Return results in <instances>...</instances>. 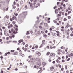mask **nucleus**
Here are the masks:
<instances>
[{
  "instance_id": "1",
  "label": "nucleus",
  "mask_w": 73,
  "mask_h": 73,
  "mask_svg": "<svg viewBox=\"0 0 73 73\" xmlns=\"http://www.w3.org/2000/svg\"><path fill=\"white\" fill-rule=\"evenodd\" d=\"M41 65V62H38L37 63V66L38 68L40 67Z\"/></svg>"
},
{
  "instance_id": "2",
  "label": "nucleus",
  "mask_w": 73,
  "mask_h": 73,
  "mask_svg": "<svg viewBox=\"0 0 73 73\" xmlns=\"http://www.w3.org/2000/svg\"><path fill=\"white\" fill-rule=\"evenodd\" d=\"M36 53L39 56H41V53H40V52H36Z\"/></svg>"
},
{
  "instance_id": "3",
  "label": "nucleus",
  "mask_w": 73,
  "mask_h": 73,
  "mask_svg": "<svg viewBox=\"0 0 73 73\" xmlns=\"http://www.w3.org/2000/svg\"><path fill=\"white\" fill-rule=\"evenodd\" d=\"M50 70H51V71L53 70V69H54V67H50Z\"/></svg>"
},
{
  "instance_id": "4",
  "label": "nucleus",
  "mask_w": 73,
  "mask_h": 73,
  "mask_svg": "<svg viewBox=\"0 0 73 73\" xmlns=\"http://www.w3.org/2000/svg\"><path fill=\"white\" fill-rule=\"evenodd\" d=\"M12 19H13V20H14V19H16L15 20H17V18L15 16H14L12 17Z\"/></svg>"
},
{
  "instance_id": "5",
  "label": "nucleus",
  "mask_w": 73,
  "mask_h": 73,
  "mask_svg": "<svg viewBox=\"0 0 73 73\" xmlns=\"http://www.w3.org/2000/svg\"><path fill=\"white\" fill-rule=\"evenodd\" d=\"M10 54V52H8L6 53L5 54V56H7V55H7V54Z\"/></svg>"
},
{
  "instance_id": "6",
  "label": "nucleus",
  "mask_w": 73,
  "mask_h": 73,
  "mask_svg": "<svg viewBox=\"0 0 73 73\" xmlns=\"http://www.w3.org/2000/svg\"><path fill=\"white\" fill-rule=\"evenodd\" d=\"M67 25H66V26L65 27L66 28H68L69 26H68V25H69V24L68 23H67Z\"/></svg>"
},
{
  "instance_id": "7",
  "label": "nucleus",
  "mask_w": 73,
  "mask_h": 73,
  "mask_svg": "<svg viewBox=\"0 0 73 73\" xmlns=\"http://www.w3.org/2000/svg\"><path fill=\"white\" fill-rule=\"evenodd\" d=\"M55 13H57L58 12V10L56 9L55 10Z\"/></svg>"
},
{
  "instance_id": "8",
  "label": "nucleus",
  "mask_w": 73,
  "mask_h": 73,
  "mask_svg": "<svg viewBox=\"0 0 73 73\" xmlns=\"http://www.w3.org/2000/svg\"><path fill=\"white\" fill-rule=\"evenodd\" d=\"M40 5V4L39 3H38V4H36L35 6V8H37V7H38V5Z\"/></svg>"
},
{
  "instance_id": "9",
  "label": "nucleus",
  "mask_w": 73,
  "mask_h": 73,
  "mask_svg": "<svg viewBox=\"0 0 73 73\" xmlns=\"http://www.w3.org/2000/svg\"><path fill=\"white\" fill-rule=\"evenodd\" d=\"M5 32H4V35L5 36H9V35L7 33H5Z\"/></svg>"
},
{
  "instance_id": "10",
  "label": "nucleus",
  "mask_w": 73,
  "mask_h": 73,
  "mask_svg": "<svg viewBox=\"0 0 73 73\" xmlns=\"http://www.w3.org/2000/svg\"><path fill=\"white\" fill-rule=\"evenodd\" d=\"M17 54V52H14L13 54V55H16Z\"/></svg>"
},
{
  "instance_id": "11",
  "label": "nucleus",
  "mask_w": 73,
  "mask_h": 73,
  "mask_svg": "<svg viewBox=\"0 0 73 73\" xmlns=\"http://www.w3.org/2000/svg\"><path fill=\"white\" fill-rule=\"evenodd\" d=\"M36 60L37 61H38V62H40V59L38 58H36Z\"/></svg>"
},
{
  "instance_id": "12",
  "label": "nucleus",
  "mask_w": 73,
  "mask_h": 73,
  "mask_svg": "<svg viewBox=\"0 0 73 73\" xmlns=\"http://www.w3.org/2000/svg\"><path fill=\"white\" fill-rule=\"evenodd\" d=\"M44 27H46L47 26V23H44Z\"/></svg>"
},
{
  "instance_id": "13",
  "label": "nucleus",
  "mask_w": 73,
  "mask_h": 73,
  "mask_svg": "<svg viewBox=\"0 0 73 73\" xmlns=\"http://www.w3.org/2000/svg\"><path fill=\"white\" fill-rule=\"evenodd\" d=\"M23 1H21V2H20V4H21L22 5L23 4Z\"/></svg>"
},
{
  "instance_id": "14",
  "label": "nucleus",
  "mask_w": 73,
  "mask_h": 73,
  "mask_svg": "<svg viewBox=\"0 0 73 73\" xmlns=\"http://www.w3.org/2000/svg\"><path fill=\"white\" fill-rule=\"evenodd\" d=\"M28 49V48H25V51H27V49Z\"/></svg>"
},
{
  "instance_id": "15",
  "label": "nucleus",
  "mask_w": 73,
  "mask_h": 73,
  "mask_svg": "<svg viewBox=\"0 0 73 73\" xmlns=\"http://www.w3.org/2000/svg\"><path fill=\"white\" fill-rule=\"evenodd\" d=\"M43 35H44V36H44L45 38H46V37L47 38L48 37V36H47L45 35V34H43Z\"/></svg>"
},
{
  "instance_id": "16",
  "label": "nucleus",
  "mask_w": 73,
  "mask_h": 73,
  "mask_svg": "<svg viewBox=\"0 0 73 73\" xmlns=\"http://www.w3.org/2000/svg\"><path fill=\"white\" fill-rule=\"evenodd\" d=\"M44 46V45H43V44H41L40 46V48H42Z\"/></svg>"
},
{
  "instance_id": "17",
  "label": "nucleus",
  "mask_w": 73,
  "mask_h": 73,
  "mask_svg": "<svg viewBox=\"0 0 73 73\" xmlns=\"http://www.w3.org/2000/svg\"><path fill=\"white\" fill-rule=\"evenodd\" d=\"M50 54V52H48L47 53H46V55L47 56H48L49 54Z\"/></svg>"
},
{
  "instance_id": "18",
  "label": "nucleus",
  "mask_w": 73,
  "mask_h": 73,
  "mask_svg": "<svg viewBox=\"0 0 73 73\" xmlns=\"http://www.w3.org/2000/svg\"><path fill=\"white\" fill-rule=\"evenodd\" d=\"M40 25H43V24H44V22H42V23H40Z\"/></svg>"
},
{
  "instance_id": "19",
  "label": "nucleus",
  "mask_w": 73,
  "mask_h": 73,
  "mask_svg": "<svg viewBox=\"0 0 73 73\" xmlns=\"http://www.w3.org/2000/svg\"><path fill=\"white\" fill-rule=\"evenodd\" d=\"M63 20L64 21H66L67 20V19L65 18H64Z\"/></svg>"
},
{
  "instance_id": "20",
  "label": "nucleus",
  "mask_w": 73,
  "mask_h": 73,
  "mask_svg": "<svg viewBox=\"0 0 73 73\" xmlns=\"http://www.w3.org/2000/svg\"><path fill=\"white\" fill-rule=\"evenodd\" d=\"M39 27L40 29H42V27H41V26H39Z\"/></svg>"
},
{
  "instance_id": "21",
  "label": "nucleus",
  "mask_w": 73,
  "mask_h": 73,
  "mask_svg": "<svg viewBox=\"0 0 73 73\" xmlns=\"http://www.w3.org/2000/svg\"><path fill=\"white\" fill-rule=\"evenodd\" d=\"M36 3L35 2H34L33 3V5L34 6H33V7H35V5H36Z\"/></svg>"
},
{
  "instance_id": "22",
  "label": "nucleus",
  "mask_w": 73,
  "mask_h": 73,
  "mask_svg": "<svg viewBox=\"0 0 73 73\" xmlns=\"http://www.w3.org/2000/svg\"><path fill=\"white\" fill-rule=\"evenodd\" d=\"M6 18H7V19H8L9 17V16H7V15L5 16Z\"/></svg>"
},
{
  "instance_id": "23",
  "label": "nucleus",
  "mask_w": 73,
  "mask_h": 73,
  "mask_svg": "<svg viewBox=\"0 0 73 73\" xmlns=\"http://www.w3.org/2000/svg\"><path fill=\"white\" fill-rule=\"evenodd\" d=\"M70 56H73V54L72 53H71L70 54Z\"/></svg>"
},
{
  "instance_id": "24",
  "label": "nucleus",
  "mask_w": 73,
  "mask_h": 73,
  "mask_svg": "<svg viewBox=\"0 0 73 73\" xmlns=\"http://www.w3.org/2000/svg\"><path fill=\"white\" fill-rule=\"evenodd\" d=\"M25 47H28V44H26L25 46Z\"/></svg>"
},
{
  "instance_id": "25",
  "label": "nucleus",
  "mask_w": 73,
  "mask_h": 73,
  "mask_svg": "<svg viewBox=\"0 0 73 73\" xmlns=\"http://www.w3.org/2000/svg\"><path fill=\"white\" fill-rule=\"evenodd\" d=\"M62 62H65V60H62Z\"/></svg>"
},
{
  "instance_id": "26",
  "label": "nucleus",
  "mask_w": 73,
  "mask_h": 73,
  "mask_svg": "<svg viewBox=\"0 0 73 73\" xmlns=\"http://www.w3.org/2000/svg\"><path fill=\"white\" fill-rule=\"evenodd\" d=\"M13 33H15V34H16V31H14L13 32Z\"/></svg>"
},
{
  "instance_id": "27",
  "label": "nucleus",
  "mask_w": 73,
  "mask_h": 73,
  "mask_svg": "<svg viewBox=\"0 0 73 73\" xmlns=\"http://www.w3.org/2000/svg\"><path fill=\"white\" fill-rule=\"evenodd\" d=\"M58 66L59 68H61V65L60 64L58 65Z\"/></svg>"
},
{
  "instance_id": "28",
  "label": "nucleus",
  "mask_w": 73,
  "mask_h": 73,
  "mask_svg": "<svg viewBox=\"0 0 73 73\" xmlns=\"http://www.w3.org/2000/svg\"><path fill=\"white\" fill-rule=\"evenodd\" d=\"M12 23H13V24H16V22L13 21Z\"/></svg>"
},
{
  "instance_id": "29",
  "label": "nucleus",
  "mask_w": 73,
  "mask_h": 73,
  "mask_svg": "<svg viewBox=\"0 0 73 73\" xmlns=\"http://www.w3.org/2000/svg\"><path fill=\"white\" fill-rule=\"evenodd\" d=\"M61 31H62V32H64V29H61Z\"/></svg>"
},
{
  "instance_id": "30",
  "label": "nucleus",
  "mask_w": 73,
  "mask_h": 73,
  "mask_svg": "<svg viewBox=\"0 0 73 73\" xmlns=\"http://www.w3.org/2000/svg\"><path fill=\"white\" fill-rule=\"evenodd\" d=\"M33 58H32L30 59V60L31 61H33Z\"/></svg>"
},
{
  "instance_id": "31",
  "label": "nucleus",
  "mask_w": 73,
  "mask_h": 73,
  "mask_svg": "<svg viewBox=\"0 0 73 73\" xmlns=\"http://www.w3.org/2000/svg\"><path fill=\"white\" fill-rule=\"evenodd\" d=\"M15 35H13L12 37H13V38H14L15 37Z\"/></svg>"
},
{
  "instance_id": "32",
  "label": "nucleus",
  "mask_w": 73,
  "mask_h": 73,
  "mask_svg": "<svg viewBox=\"0 0 73 73\" xmlns=\"http://www.w3.org/2000/svg\"><path fill=\"white\" fill-rule=\"evenodd\" d=\"M53 55H52V56L53 57H54V56H55V54L54 53H53Z\"/></svg>"
},
{
  "instance_id": "33",
  "label": "nucleus",
  "mask_w": 73,
  "mask_h": 73,
  "mask_svg": "<svg viewBox=\"0 0 73 73\" xmlns=\"http://www.w3.org/2000/svg\"><path fill=\"white\" fill-rule=\"evenodd\" d=\"M41 70H39L38 72V73H41V72H41Z\"/></svg>"
},
{
  "instance_id": "34",
  "label": "nucleus",
  "mask_w": 73,
  "mask_h": 73,
  "mask_svg": "<svg viewBox=\"0 0 73 73\" xmlns=\"http://www.w3.org/2000/svg\"><path fill=\"white\" fill-rule=\"evenodd\" d=\"M15 27H16V28H17L18 27V26L16 25H15Z\"/></svg>"
},
{
  "instance_id": "35",
  "label": "nucleus",
  "mask_w": 73,
  "mask_h": 73,
  "mask_svg": "<svg viewBox=\"0 0 73 73\" xmlns=\"http://www.w3.org/2000/svg\"><path fill=\"white\" fill-rule=\"evenodd\" d=\"M68 14H69V13H71V11H69L68 12Z\"/></svg>"
},
{
  "instance_id": "36",
  "label": "nucleus",
  "mask_w": 73,
  "mask_h": 73,
  "mask_svg": "<svg viewBox=\"0 0 73 73\" xmlns=\"http://www.w3.org/2000/svg\"><path fill=\"white\" fill-rule=\"evenodd\" d=\"M11 52H15V50H11Z\"/></svg>"
},
{
  "instance_id": "37",
  "label": "nucleus",
  "mask_w": 73,
  "mask_h": 73,
  "mask_svg": "<svg viewBox=\"0 0 73 73\" xmlns=\"http://www.w3.org/2000/svg\"><path fill=\"white\" fill-rule=\"evenodd\" d=\"M57 59L56 60V62H57V63H58V61H59Z\"/></svg>"
},
{
  "instance_id": "38",
  "label": "nucleus",
  "mask_w": 73,
  "mask_h": 73,
  "mask_svg": "<svg viewBox=\"0 0 73 73\" xmlns=\"http://www.w3.org/2000/svg\"><path fill=\"white\" fill-rule=\"evenodd\" d=\"M55 34H56V33H52V35L53 36H54V35H55Z\"/></svg>"
},
{
  "instance_id": "39",
  "label": "nucleus",
  "mask_w": 73,
  "mask_h": 73,
  "mask_svg": "<svg viewBox=\"0 0 73 73\" xmlns=\"http://www.w3.org/2000/svg\"><path fill=\"white\" fill-rule=\"evenodd\" d=\"M68 18L69 19H70V18H71V17H70V16H69L68 17Z\"/></svg>"
},
{
  "instance_id": "40",
  "label": "nucleus",
  "mask_w": 73,
  "mask_h": 73,
  "mask_svg": "<svg viewBox=\"0 0 73 73\" xmlns=\"http://www.w3.org/2000/svg\"><path fill=\"white\" fill-rule=\"evenodd\" d=\"M31 57H32V56L30 55L29 56V58H30Z\"/></svg>"
},
{
  "instance_id": "41",
  "label": "nucleus",
  "mask_w": 73,
  "mask_h": 73,
  "mask_svg": "<svg viewBox=\"0 0 73 73\" xmlns=\"http://www.w3.org/2000/svg\"><path fill=\"white\" fill-rule=\"evenodd\" d=\"M18 70V69L17 68H15V70H16V71H17Z\"/></svg>"
},
{
  "instance_id": "42",
  "label": "nucleus",
  "mask_w": 73,
  "mask_h": 73,
  "mask_svg": "<svg viewBox=\"0 0 73 73\" xmlns=\"http://www.w3.org/2000/svg\"><path fill=\"white\" fill-rule=\"evenodd\" d=\"M65 68H66V69H67V66L66 65L65 66Z\"/></svg>"
},
{
  "instance_id": "43",
  "label": "nucleus",
  "mask_w": 73,
  "mask_h": 73,
  "mask_svg": "<svg viewBox=\"0 0 73 73\" xmlns=\"http://www.w3.org/2000/svg\"><path fill=\"white\" fill-rule=\"evenodd\" d=\"M70 58H68V59L67 60V61H69L70 60Z\"/></svg>"
},
{
  "instance_id": "44",
  "label": "nucleus",
  "mask_w": 73,
  "mask_h": 73,
  "mask_svg": "<svg viewBox=\"0 0 73 73\" xmlns=\"http://www.w3.org/2000/svg\"><path fill=\"white\" fill-rule=\"evenodd\" d=\"M58 60H61V58L60 57H58Z\"/></svg>"
},
{
  "instance_id": "45",
  "label": "nucleus",
  "mask_w": 73,
  "mask_h": 73,
  "mask_svg": "<svg viewBox=\"0 0 73 73\" xmlns=\"http://www.w3.org/2000/svg\"><path fill=\"white\" fill-rule=\"evenodd\" d=\"M11 27H10V26H8V28L9 29H10V28H11Z\"/></svg>"
},
{
  "instance_id": "46",
  "label": "nucleus",
  "mask_w": 73,
  "mask_h": 73,
  "mask_svg": "<svg viewBox=\"0 0 73 73\" xmlns=\"http://www.w3.org/2000/svg\"><path fill=\"white\" fill-rule=\"evenodd\" d=\"M38 46L37 45H36V46H35V47L36 48H38Z\"/></svg>"
},
{
  "instance_id": "47",
  "label": "nucleus",
  "mask_w": 73,
  "mask_h": 73,
  "mask_svg": "<svg viewBox=\"0 0 73 73\" xmlns=\"http://www.w3.org/2000/svg\"><path fill=\"white\" fill-rule=\"evenodd\" d=\"M56 35L57 36H60V34H59V33L57 34Z\"/></svg>"
},
{
  "instance_id": "48",
  "label": "nucleus",
  "mask_w": 73,
  "mask_h": 73,
  "mask_svg": "<svg viewBox=\"0 0 73 73\" xmlns=\"http://www.w3.org/2000/svg\"><path fill=\"white\" fill-rule=\"evenodd\" d=\"M55 63H56V62H55V61H53L52 62V63L53 64H55Z\"/></svg>"
},
{
  "instance_id": "49",
  "label": "nucleus",
  "mask_w": 73,
  "mask_h": 73,
  "mask_svg": "<svg viewBox=\"0 0 73 73\" xmlns=\"http://www.w3.org/2000/svg\"><path fill=\"white\" fill-rule=\"evenodd\" d=\"M56 32V33H60V32L58 31H55Z\"/></svg>"
},
{
  "instance_id": "50",
  "label": "nucleus",
  "mask_w": 73,
  "mask_h": 73,
  "mask_svg": "<svg viewBox=\"0 0 73 73\" xmlns=\"http://www.w3.org/2000/svg\"><path fill=\"white\" fill-rule=\"evenodd\" d=\"M57 7L56 6H55L54 7V9H56V8Z\"/></svg>"
},
{
  "instance_id": "51",
  "label": "nucleus",
  "mask_w": 73,
  "mask_h": 73,
  "mask_svg": "<svg viewBox=\"0 0 73 73\" xmlns=\"http://www.w3.org/2000/svg\"><path fill=\"white\" fill-rule=\"evenodd\" d=\"M61 70L63 71L64 70V68H62L61 69Z\"/></svg>"
},
{
  "instance_id": "52",
  "label": "nucleus",
  "mask_w": 73,
  "mask_h": 73,
  "mask_svg": "<svg viewBox=\"0 0 73 73\" xmlns=\"http://www.w3.org/2000/svg\"><path fill=\"white\" fill-rule=\"evenodd\" d=\"M10 27L12 28V27H13V25H12V24L10 25Z\"/></svg>"
},
{
  "instance_id": "53",
  "label": "nucleus",
  "mask_w": 73,
  "mask_h": 73,
  "mask_svg": "<svg viewBox=\"0 0 73 73\" xmlns=\"http://www.w3.org/2000/svg\"><path fill=\"white\" fill-rule=\"evenodd\" d=\"M18 29L16 28H15V31H18Z\"/></svg>"
},
{
  "instance_id": "54",
  "label": "nucleus",
  "mask_w": 73,
  "mask_h": 73,
  "mask_svg": "<svg viewBox=\"0 0 73 73\" xmlns=\"http://www.w3.org/2000/svg\"><path fill=\"white\" fill-rule=\"evenodd\" d=\"M13 4H14V5H16V2H15V1H14V3H13Z\"/></svg>"
},
{
  "instance_id": "55",
  "label": "nucleus",
  "mask_w": 73,
  "mask_h": 73,
  "mask_svg": "<svg viewBox=\"0 0 73 73\" xmlns=\"http://www.w3.org/2000/svg\"><path fill=\"white\" fill-rule=\"evenodd\" d=\"M2 29H5V27H2Z\"/></svg>"
},
{
  "instance_id": "56",
  "label": "nucleus",
  "mask_w": 73,
  "mask_h": 73,
  "mask_svg": "<svg viewBox=\"0 0 73 73\" xmlns=\"http://www.w3.org/2000/svg\"><path fill=\"white\" fill-rule=\"evenodd\" d=\"M30 5L31 7V6H32V5H33V3H31Z\"/></svg>"
},
{
  "instance_id": "57",
  "label": "nucleus",
  "mask_w": 73,
  "mask_h": 73,
  "mask_svg": "<svg viewBox=\"0 0 73 73\" xmlns=\"http://www.w3.org/2000/svg\"><path fill=\"white\" fill-rule=\"evenodd\" d=\"M9 33H11V30H9Z\"/></svg>"
},
{
  "instance_id": "58",
  "label": "nucleus",
  "mask_w": 73,
  "mask_h": 73,
  "mask_svg": "<svg viewBox=\"0 0 73 73\" xmlns=\"http://www.w3.org/2000/svg\"><path fill=\"white\" fill-rule=\"evenodd\" d=\"M70 36L72 37V36H73V34H70Z\"/></svg>"
},
{
  "instance_id": "59",
  "label": "nucleus",
  "mask_w": 73,
  "mask_h": 73,
  "mask_svg": "<svg viewBox=\"0 0 73 73\" xmlns=\"http://www.w3.org/2000/svg\"><path fill=\"white\" fill-rule=\"evenodd\" d=\"M66 59H67L68 58V56H66Z\"/></svg>"
},
{
  "instance_id": "60",
  "label": "nucleus",
  "mask_w": 73,
  "mask_h": 73,
  "mask_svg": "<svg viewBox=\"0 0 73 73\" xmlns=\"http://www.w3.org/2000/svg\"><path fill=\"white\" fill-rule=\"evenodd\" d=\"M60 4V2H57V5H58Z\"/></svg>"
},
{
  "instance_id": "61",
  "label": "nucleus",
  "mask_w": 73,
  "mask_h": 73,
  "mask_svg": "<svg viewBox=\"0 0 73 73\" xmlns=\"http://www.w3.org/2000/svg\"><path fill=\"white\" fill-rule=\"evenodd\" d=\"M60 50H61L60 49H58L57 51L58 52H60Z\"/></svg>"
},
{
  "instance_id": "62",
  "label": "nucleus",
  "mask_w": 73,
  "mask_h": 73,
  "mask_svg": "<svg viewBox=\"0 0 73 73\" xmlns=\"http://www.w3.org/2000/svg\"><path fill=\"white\" fill-rule=\"evenodd\" d=\"M0 58L1 59H2V58H3V57L2 56H1L0 57Z\"/></svg>"
},
{
  "instance_id": "63",
  "label": "nucleus",
  "mask_w": 73,
  "mask_h": 73,
  "mask_svg": "<svg viewBox=\"0 0 73 73\" xmlns=\"http://www.w3.org/2000/svg\"><path fill=\"white\" fill-rule=\"evenodd\" d=\"M45 40H43L42 41V43H44V42H45Z\"/></svg>"
},
{
  "instance_id": "64",
  "label": "nucleus",
  "mask_w": 73,
  "mask_h": 73,
  "mask_svg": "<svg viewBox=\"0 0 73 73\" xmlns=\"http://www.w3.org/2000/svg\"><path fill=\"white\" fill-rule=\"evenodd\" d=\"M9 37L11 38V39H12V36H9Z\"/></svg>"
}]
</instances>
